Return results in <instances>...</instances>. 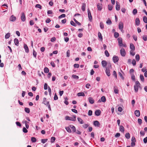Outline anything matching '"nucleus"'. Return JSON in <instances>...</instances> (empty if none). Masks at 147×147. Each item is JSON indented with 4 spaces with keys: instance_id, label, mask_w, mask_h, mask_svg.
I'll use <instances>...</instances> for the list:
<instances>
[{
    "instance_id": "58836bf2",
    "label": "nucleus",
    "mask_w": 147,
    "mask_h": 147,
    "mask_svg": "<svg viewBox=\"0 0 147 147\" xmlns=\"http://www.w3.org/2000/svg\"><path fill=\"white\" fill-rule=\"evenodd\" d=\"M44 71L45 73H48L49 71V70L48 68L45 67L44 68Z\"/></svg>"
},
{
    "instance_id": "c9c22d12",
    "label": "nucleus",
    "mask_w": 147,
    "mask_h": 147,
    "mask_svg": "<svg viewBox=\"0 0 147 147\" xmlns=\"http://www.w3.org/2000/svg\"><path fill=\"white\" fill-rule=\"evenodd\" d=\"M55 140V138L54 137H52L51 138V143H53Z\"/></svg>"
},
{
    "instance_id": "9b49d317",
    "label": "nucleus",
    "mask_w": 147,
    "mask_h": 147,
    "mask_svg": "<svg viewBox=\"0 0 147 147\" xmlns=\"http://www.w3.org/2000/svg\"><path fill=\"white\" fill-rule=\"evenodd\" d=\"M116 9L117 11H119L120 9V5L118 2L116 1Z\"/></svg>"
},
{
    "instance_id": "a18cd8bd",
    "label": "nucleus",
    "mask_w": 147,
    "mask_h": 147,
    "mask_svg": "<svg viewBox=\"0 0 147 147\" xmlns=\"http://www.w3.org/2000/svg\"><path fill=\"white\" fill-rule=\"evenodd\" d=\"M136 61H138L140 60V56L139 55L137 54L136 55Z\"/></svg>"
},
{
    "instance_id": "e2e57ef3",
    "label": "nucleus",
    "mask_w": 147,
    "mask_h": 147,
    "mask_svg": "<svg viewBox=\"0 0 147 147\" xmlns=\"http://www.w3.org/2000/svg\"><path fill=\"white\" fill-rule=\"evenodd\" d=\"M23 131L24 133H26L28 132V130L26 128L24 127L23 129Z\"/></svg>"
},
{
    "instance_id": "393cba45",
    "label": "nucleus",
    "mask_w": 147,
    "mask_h": 147,
    "mask_svg": "<svg viewBox=\"0 0 147 147\" xmlns=\"http://www.w3.org/2000/svg\"><path fill=\"white\" fill-rule=\"evenodd\" d=\"M86 6V5L85 3H83L82 4V9L83 11H84L85 10Z\"/></svg>"
},
{
    "instance_id": "6e6552de",
    "label": "nucleus",
    "mask_w": 147,
    "mask_h": 147,
    "mask_svg": "<svg viewBox=\"0 0 147 147\" xmlns=\"http://www.w3.org/2000/svg\"><path fill=\"white\" fill-rule=\"evenodd\" d=\"M16 18L13 15H12L10 17L9 20L11 22H14L16 21Z\"/></svg>"
},
{
    "instance_id": "338daca9",
    "label": "nucleus",
    "mask_w": 147,
    "mask_h": 147,
    "mask_svg": "<svg viewBox=\"0 0 147 147\" xmlns=\"http://www.w3.org/2000/svg\"><path fill=\"white\" fill-rule=\"evenodd\" d=\"M138 122L139 125H140L142 123V120L140 119H138Z\"/></svg>"
},
{
    "instance_id": "1a4fd4ad",
    "label": "nucleus",
    "mask_w": 147,
    "mask_h": 147,
    "mask_svg": "<svg viewBox=\"0 0 147 147\" xmlns=\"http://www.w3.org/2000/svg\"><path fill=\"white\" fill-rule=\"evenodd\" d=\"M123 24L122 22H120L119 24V29L121 31L123 30Z\"/></svg>"
},
{
    "instance_id": "4d7b16f0",
    "label": "nucleus",
    "mask_w": 147,
    "mask_h": 147,
    "mask_svg": "<svg viewBox=\"0 0 147 147\" xmlns=\"http://www.w3.org/2000/svg\"><path fill=\"white\" fill-rule=\"evenodd\" d=\"M70 51L69 50L67 51L66 53V55L67 57H69L70 56Z\"/></svg>"
},
{
    "instance_id": "13d9d810",
    "label": "nucleus",
    "mask_w": 147,
    "mask_h": 147,
    "mask_svg": "<svg viewBox=\"0 0 147 147\" xmlns=\"http://www.w3.org/2000/svg\"><path fill=\"white\" fill-rule=\"evenodd\" d=\"M118 74L119 76L122 79L124 80V78L123 76L122 75V74L120 72H119Z\"/></svg>"
},
{
    "instance_id": "c85d7f7f",
    "label": "nucleus",
    "mask_w": 147,
    "mask_h": 147,
    "mask_svg": "<svg viewBox=\"0 0 147 147\" xmlns=\"http://www.w3.org/2000/svg\"><path fill=\"white\" fill-rule=\"evenodd\" d=\"M101 100L102 102H105L106 99L105 97L104 96H102L101 98Z\"/></svg>"
},
{
    "instance_id": "6ab92c4d",
    "label": "nucleus",
    "mask_w": 147,
    "mask_h": 147,
    "mask_svg": "<svg viewBox=\"0 0 147 147\" xmlns=\"http://www.w3.org/2000/svg\"><path fill=\"white\" fill-rule=\"evenodd\" d=\"M136 24L137 26H138L140 24V21L138 18H137L135 20Z\"/></svg>"
},
{
    "instance_id": "a878e982",
    "label": "nucleus",
    "mask_w": 147,
    "mask_h": 147,
    "mask_svg": "<svg viewBox=\"0 0 147 147\" xmlns=\"http://www.w3.org/2000/svg\"><path fill=\"white\" fill-rule=\"evenodd\" d=\"M98 36L100 40L102 41V37L101 33L100 32H98Z\"/></svg>"
},
{
    "instance_id": "dca6fc26",
    "label": "nucleus",
    "mask_w": 147,
    "mask_h": 147,
    "mask_svg": "<svg viewBox=\"0 0 147 147\" xmlns=\"http://www.w3.org/2000/svg\"><path fill=\"white\" fill-rule=\"evenodd\" d=\"M88 100L89 102L92 104L94 103V100L91 97L88 98Z\"/></svg>"
},
{
    "instance_id": "0eeeda50",
    "label": "nucleus",
    "mask_w": 147,
    "mask_h": 147,
    "mask_svg": "<svg viewBox=\"0 0 147 147\" xmlns=\"http://www.w3.org/2000/svg\"><path fill=\"white\" fill-rule=\"evenodd\" d=\"M21 20L22 22H24L26 20V17L24 13L22 12L21 17Z\"/></svg>"
},
{
    "instance_id": "0e129e2a",
    "label": "nucleus",
    "mask_w": 147,
    "mask_h": 147,
    "mask_svg": "<svg viewBox=\"0 0 147 147\" xmlns=\"http://www.w3.org/2000/svg\"><path fill=\"white\" fill-rule=\"evenodd\" d=\"M120 136V134L119 133H117L116 134L115 136L116 138H118Z\"/></svg>"
},
{
    "instance_id": "774afa93",
    "label": "nucleus",
    "mask_w": 147,
    "mask_h": 147,
    "mask_svg": "<svg viewBox=\"0 0 147 147\" xmlns=\"http://www.w3.org/2000/svg\"><path fill=\"white\" fill-rule=\"evenodd\" d=\"M143 141L144 143L146 144L147 142V137H145L143 140Z\"/></svg>"
},
{
    "instance_id": "6e6d98bb",
    "label": "nucleus",
    "mask_w": 147,
    "mask_h": 147,
    "mask_svg": "<svg viewBox=\"0 0 147 147\" xmlns=\"http://www.w3.org/2000/svg\"><path fill=\"white\" fill-rule=\"evenodd\" d=\"M74 21L78 25L80 26L81 25V23L78 22L75 19H74Z\"/></svg>"
},
{
    "instance_id": "423d86ee",
    "label": "nucleus",
    "mask_w": 147,
    "mask_h": 147,
    "mask_svg": "<svg viewBox=\"0 0 147 147\" xmlns=\"http://www.w3.org/2000/svg\"><path fill=\"white\" fill-rule=\"evenodd\" d=\"M88 13L89 20L91 22L92 20V17L91 15L90 11L89 9H88Z\"/></svg>"
},
{
    "instance_id": "79ce46f5",
    "label": "nucleus",
    "mask_w": 147,
    "mask_h": 147,
    "mask_svg": "<svg viewBox=\"0 0 147 147\" xmlns=\"http://www.w3.org/2000/svg\"><path fill=\"white\" fill-rule=\"evenodd\" d=\"M134 50H131L130 51V54L132 56H134L135 54V53L134 52Z\"/></svg>"
},
{
    "instance_id": "72a5a7b5",
    "label": "nucleus",
    "mask_w": 147,
    "mask_h": 147,
    "mask_svg": "<svg viewBox=\"0 0 147 147\" xmlns=\"http://www.w3.org/2000/svg\"><path fill=\"white\" fill-rule=\"evenodd\" d=\"M132 13L133 15H135L137 13V10L136 9H134L132 12Z\"/></svg>"
},
{
    "instance_id": "f257e3e1",
    "label": "nucleus",
    "mask_w": 147,
    "mask_h": 147,
    "mask_svg": "<svg viewBox=\"0 0 147 147\" xmlns=\"http://www.w3.org/2000/svg\"><path fill=\"white\" fill-rule=\"evenodd\" d=\"M42 103L47 105L50 111H51V109L50 107V105L49 104V102L47 100L46 98L45 97L43 98Z\"/></svg>"
},
{
    "instance_id": "aec40b11",
    "label": "nucleus",
    "mask_w": 147,
    "mask_h": 147,
    "mask_svg": "<svg viewBox=\"0 0 147 147\" xmlns=\"http://www.w3.org/2000/svg\"><path fill=\"white\" fill-rule=\"evenodd\" d=\"M69 126L71 128L72 130V132H76V129L75 127H74L72 125H70Z\"/></svg>"
},
{
    "instance_id": "ea45409f",
    "label": "nucleus",
    "mask_w": 147,
    "mask_h": 147,
    "mask_svg": "<svg viewBox=\"0 0 147 147\" xmlns=\"http://www.w3.org/2000/svg\"><path fill=\"white\" fill-rule=\"evenodd\" d=\"M114 92L116 94H117L118 92V90L117 88V87H114Z\"/></svg>"
},
{
    "instance_id": "8fccbe9b",
    "label": "nucleus",
    "mask_w": 147,
    "mask_h": 147,
    "mask_svg": "<svg viewBox=\"0 0 147 147\" xmlns=\"http://www.w3.org/2000/svg\"><path fill=\"white\" fill-rule=\"evenodd\" d=\"M31 140L32 142H35L36 141V139L34 137H32L31 139Z\"/></svg>"
},
{
    "instance_id": "bf43d9fd",
    "label": "nucleus",
    "mask_w": 147,
    "mask_h": 147,
    "mask_svg": "<svg viewBox=\"0 0 147 147\" xmlns=\"http://www.w3.org/2000/svg\"><path fill=\"white\" fill-rule=\"evenodd\" d=\"M33 55L34 56V57L36 58V55H37V53L34 50L33 51Z\"/></svg>"
},
{
    "instance_id": "052dcab7",
    "label": "nucleus",
    "mask_w": 147,
    "mask_h": 147,
    "mask_svg": "<svg viewBox=\"0 0 147 147\" xmlns=\"http://www.w3.org/2000/svg\"><path fill=\"white\" fill-rule=\"evenodd\" d=\"M113 6L111 5H108V9L109 10H111L113 8Z\"/></svg>"
},
{
    "instance_id": "b1692460",
    "label": "nucleus",
    "mask_w": 147,
    "mask_h": 147,
    "mask_svg": "<svg viewBox=\"0 0 147 147\" xmlns=\"http://www.w3.org/2000/svg\"><path fill=\"white\" fill-rule=\"evenodd\" d=\"M77 95L78 96H85V94L83 92H79L78 93Z\"/></svg>"
},
{
    "instance_id": "3c124183",
    "label": "nucleus",
    "mask_w": 147,
    "mask_h": 147,
    "mask_svg": "<svg viewBox=\"0 0 147 147\" xmlns=\"http://www.w3.org/2000/svg\"><path fill=\"white\" fill-rule=\"evenodd\" d=\"M105 53L107 57H108L109 56V54L107 50L105 51Z\"/></svg>"
},
{
    "instance_id": "a19ab883",
    "label": "nucleus",
    "mask_w": 147,
    "mask_h": 147,
    "mask_svg": "<svg viewBox=\"0 0 147 147\" xmlns=\"http://www.w3.org/2000/svg\"><path fill=\"white\" fill-rule=\"evenodd\" d=\"M47 140H48V139H42L41 140V142L42 143L44 144L47 141Z\"/></svg>"
},
{
    "instance_id": "603ef678",
    "label": "nucleus",
    "mask_w": 147,
    "mask_h": 147,
    "mask_svg": "<svg viewBox=\"0 0 147 147\" xmlns=\"http://www.w3.org/2000/svg\"><path fill=\"white\" fill-rule=\"evenodd\" d=\"M35 7L36 8H40V9H41L42 8V7L41 5L39 4H37L36 5Z\"/></svg>"
},
{
    "instance_id": "bb28decb",
    "label": "nucleus",
    "mask_w": 147,
    "mask_h": 147,
    "mask_svg": "<svg viewBox=\"0 0 147 147\" xmlns=\"http://www.w3.org/2000/svg\"><path fill=\"white\" fill-rule=\"evenodd\" d=\"M78 121L80 124H82L84 123L80 117H78L77 118Z\"/></svg>"
},
{
    "instance_id": "5701e85b",
    "label": "nucleus",
    "mask_w": 147,
    "mask_h": 147,
    "mask_svg": "<svg viewBox=\"0 0 147 147\" xmlns=\"http://www.w3.org/2000/svg\"><path fill=\"white\" fill-rule=\"evenodd\" d=\"M14 42L16 45L18 46L19 44V41L18 39L15 38L14 40Z\"/></svg>"
},
{
    "instance_id": "f3484780",
    "label": "nucleus",
    "mask_w": 147,
    "mask_h": 147,
    "mask_svg": "<svg viewBox=\"0 0 147 147\" xmlns=\"http://www.w3.org/2000/svg\"><path fill=\"white\" fill-rule=\"evenodd\" d=\"M24 48L26 52L28 53L29 52L28 48L26 44H24Z\"/></svg>"
},
{
    "instance_id": "7c9ffc66",
    "label": "nucleus",
    "mask_w": 147,
    "mask_h": 147,
    "mask_svg": "<svg viewBox=\"0 0 147 147\" xmlns=\"http://www.w3.org/2000/svg\"><path fill=\"white\" fill-rule=\"evenodd\" d=\"M10 36V33H7V34H6L5 36V38L6 39H8V38Z\"/></svg>"
},
{
    "instance_id": "49530a36",
    "label": "nucleus",
    "mask_w": 147,
    "mask_h": 147,
    "mask_svg": "<svg viewBox=\"0 0 147 147\" xmlns=\"http://www.w3.org/2000/svg\"><path fill=\"white\" fill-rule=\"evenodd\" d=\"M24 110H25V111L26 112L28 113H30V110L29 108L26 107L25 108Z\"/></svg>"
},
{
    "instance_id": "4c0bfd02",
    "label": "nucleus",
    "mask_w": 147,
    "mask_h": 147,
    "mask_svg": "<svg viewBox=\"0 0 147 147\" xmlns=\"http://www.w3.org/2000/svg\"><path fill=\"white\" fill-rule=\"evenodd\" d=\"M119 34L118 32H115L114 36L115 38H117L119 36Z\"/></svg>"
},
{
    "instance_id": "ddd939ff",
    "label": "nucleus",
    "mask_w": 147,
    "mask_h": 147,
    "mask_svg": "<svg viewBox=\"0 0 147 147\" xmlns=\"http://www.w3.org/2000/svg\"><path fill=\"white\" fill-rule=\"evenodd\" d=\"M101 111L100 110H96L95 112V115L97 116H99L101 114Z\"/></svg>"
},
{
    "instance_id": "c03bdc74",
    "label": "nucleus",
    "mask_w": 147,
    "mask_h": 147,
    "mask_svg": "<svg viewBox=\"0 0 147 147\" xmlns=\"http://www.w3.org/2000/svg\"><path fill=\"white\" fill-rule=\"evenodd\" d=\"M100 28L101 29H103L104 28V24L102 22H101L100 24Z\"/></svg>"
},
{
    "instance_id": "f704fd0d",
    "label": "nucleus",
    "mask_w": 147,
    "mask_h": 147,
    "mask_svg": "<svg viewBox=\"0 0 147 147\" xmlns=\"http://www.w3.org/2000/svg\"><path fill=\"white\" fill-rule=\"evenodd\" d=\"M140 80L142 82L144 81V79L143 76L142 74L140 75Z\"/></svg>"
},
{
    "instance_id": "412c9836",
    "label": "nucleus",
    "mask_w": 147,
    "mask_h": 147,
    "mask_svg": "<svg viewBox=\"0 0 147 147\" xmlns=\"http://www.w3.org/2000/svg\"><path fill=\"white\" fill-rule=\"evenodd\" d=\"M130 48L131 50H134L135 49L134 45L132 43H131L130 45Z\"/></svg>"
},
{
    "instance_id": "f03ea898",
    "label": "nucleus",
    "mask_w": 147,
    "mask_h": 147,
    "mask_svg": "<svg viewBox=\"0 0 147 147\" xmlns=\"http://www.w3.org/2000/svg\"><path fill=\"white\" fill-rule=\"evenodd\" d=\"M111 64L110 63H108L107 66L106 67L105 71L107 75L108 76H109L111 75V74L110 73V71L109 69V68H111Z\"/></svg>"
},
{
    "instance_id": "20e7f679",
    "label": "nucleus",
    "mask_w": 147,
    "mask_h": 147,
    "mask_svg": "<svg viewBox=\"0 0 147 147\" xmlns=\"http://www.w3.org/2000/svg\"><path fill=\"white\" fill-rule=\"evenodd\" d=\"M118 41V43L119 44V45L120 46H123L125 47V45H124L123 44L122 42V39L121 38H119L117 39Z\"/></svg>"
},
{
    "instance_id": "2eb2a0df",
    "label": "nucleus",
    "mask_w": 147,
    "mask_h": 147,
    "mask_svg": "<svg viewBox=\"0 0 147 147\" xmlns=\"http://www.w3.org/2000/svg\"><path fill=\"white\" fill-rule=\"evenodd\" d=\"M94 125L95 126L99 127L100 125V123L97 121H95L94 122Z\"/></svg>"
},
{
    "instance_id": "de8ad7c7",
    "label": "nucleus",
    "mask_w": 147,
    "mask_h": 147,
    "mask_svg": "<svg viewBox=\"0 0 147 147\" xmlns=\"http://www.w3.org/2000/svg\"><path fill=\"white\" fill-rule=\"evenodd\" d=\"M72 77L73 78L76 79H78L79 78V77L78 76H76L75 75H73L72 76Z\"/></svg>"
},
{
    "instance_id": "9d476101",
    "label": "nucleus",
    "mask_w": 147,
    "mask_h": 147,
    "mask_svg": "<svg viewBox=\"0 0 147 147\" xmlns=\"http://www.w3.org/2000/svg\"><path fill=\"white\" fill-rule=\"evenodd\" d=\"M101 64L102 66L104 67H106L108 65L107 62L105 60L102 61L101 62Z\"/></svg>"
},
{
    "instance_id": "473e14b6",
    "label": "nucleus",
    "mask_w": 147,
    "mask_h": 147,
    "mask_svg": "<svg viewBox=\"0 0 147 147\" xmlns=\"http://www.w3.org/2000/svg\"><path fill=\"white\" fill-rule=\"evenodd\" d=\"M125 136L127 139H129L130 138V134L129 133L126 134Z\"/></svg>"
},
{
    "instance_id": "4be33fe9",
    "label": "nucleus",
    "mask_w": 147,
    "mask_h": 147,
    "mask_svg": "<svg viewBox=\"0 0 147 147\" xmlns=\"http://www.w3.org/2000/svg\"><path fill=\"white\" fill-rule=\"evenodd\" d=\"M119 127L120 131L123 132H124L125 130L124 127L122 125H120Z\"/></svg>"
},
{
    "instance_id": "e433bc0d",
    "label": "nucleus",
    "mask_w": 147,
    "mask_h": 147,
    "mask_svg": "<svg viewBox=\"0 0 147 147\" xmlns=\"http://www.w3.org/2000/svg\"><path fill=\"white\" fill-rule=\"evenodd\" d=\"M143 20L145 23H147V18L146 16H144L143 18Z\"/></svg>"
},
{
    "instance_id": "69168bd1",
    "label": "nucleus",
    "mask_w": 147,
    "mask_h": 147,
    "mask_svg": "<svg viewBox=\"0 0 147 147\" xmlns=\"http://www.w3.org/2000/svg\"><path fill=\"white\" fill-rule=\"evenodd\" d=\"M74 66L75 68H78L80 66V65L76 63L74 65Z\"/></svg>"
},
{
    "instance_id": "f8f14e48",
    "label": "nucleus",
    "mask_w": 147,
    "mask_h": 147,
    "mask_svg": "<svg viewBox=\"0 0 147 147\" xmlns=\"http://www.w3.org/2000/svg\"><path fill=\"white\" fill-rule=\"evenodd\" d=\"M113 61L114 63L117 62L119 60V58L118 57L116 56H114L113 58Z\"/></svg>"
},
{
    "instance_id": "5fc2aeb1",
    "label": "nucleus",
    "mask_w": 147,
    "mask_h": 147,
    "mask_svg": "<svg viewBox=\"0 0 147 147\" xmlns=\"http://www.w3.org/2000/svg\"><path fill=\"white\" fill-rule=\"evenodd\" d=\"M66 16V15L64 14H63L61 15L60 16H59V18H65Z\"/></svg>"
},
{
    "instance_id": "864d4df0",
    "label": "nucleus",
    "mask_w": 147,
    "mask_h": 147,
    "mask_svg": "<svg viewBox=\"0 0 147 147\" xmlns=\"http://www.w3.org/2000/svg\"><path fill=\"white\" fill-rule=\"evenodd\" d=\"M70 24L72 26H76V24L72 20L70 22Z\"/></svg>"
},
{
    "instance_id": "680f3d73",
    "label": "nucleus",
    "mask_w": 147,
    "mask_h": 147,
    "mask_svg": "<svg viewBox=\"0 0 147 147\" xmlns=\"http://www.w3.org/2000/svg\"><path fill=\"white\" fill-rule=\"evenodd\" d=\"M135 86H137L139 87H140V84L138 81H137L136 82Z\"/></svg>"
},
{
    "instance_id": "cd10ccee",
    "label": "nucleus",
    "mask_w": 147,
    "mask_h": 147,
    "mask_svg": "<svg viewBox=\"0 0 147 147\" xmlns=\"http://www.w3.org/2000/svg\"><path fill=\"white\" fill-rule=\"evenodd\" d=\"M139 87L137 86H136L135 85H134V90L135 91V92H138V89L139 87Z\"/></svg>"
},
{
    "instance_id": "4468645a",
    "label": "nucleus",
    "mask_w": 147,
    "mask_h": 147,
    "mask_svg": "<svg viewBox=\"0 0 147 147\" xmlns=\"http://www.w3.org/2000/svg\"><path fill=\"white\" fill-rule=\"evenodd\" d=\"M97 6L98 10L99 11H101L102 9V4L101 3H98L97 5Z\"/></svg>"
},
{
    "instance_id": "09e8293b",
    "label": "nucleus",
    "mask_w": 147,
    "mask_h": 147,
    "mask_svg": "<svg viewBox=\"0 0 147 147\" xmlns=\"http://www.w3.org/2000/svg\"><path fill=\"white\" fill-rule=\"evenodd\" d=\"M142 39L145 41L147 40V36L146 35H144L142 36Z\"/></svg>"
},
{
    "instance_id": "a211bd4d",
    "label": "nucleus",
    "mask_w": 147,
    "mask_h": 147,
    "mask_svg": "<svg viewBox=\"0 0 147 147\" xmlns=\"http://www.w3.org/2000/svg\"><path fill=\"white\" fill-rule=\"evenodd\" d=\"M134 113L136 116L137 117H139L140 116V113L139 110H136L135 111Z\"/></svg>"
},
{
    "instance_id": "c756f323",
    "label": "nucleus",
    "mask_w": 147,
    "mask_h": 147,
    "mask_svg": "<svg viewBox=\"0 0 147 147\" xmlns=\"http://www.w3.org/2000/svg\"><path fill=\"white\" fill-rule=\"evenodd\" d=\"M65 129L69 133H70L71 132V130L69 127H65Z\"/></svg>"
},
{
    "instance_id": "7ed1b4c3",
    "label": "nucleus",
    "mask_w": 147,
    "mask_h": 147,
    "mask_svg": "<svg viewBox=\"0 0 147 147\" xmlns=\"http://www.w3.org/2000/svg\"><path fill=\"white\" fill-rule=\"evenodd\" d=\"M76 116L75 115H74L73 117H69L68 116H66L65 117V120H71L74 121H76Z\"/></svg>"
},
{
    "instance_id": "39448f33",
    "label": "nucleus",
    "mask_w": 147,
    "mask_h": 147,
    "mask_svg": "<svg viewBox=\"0 0 147 147\" xmlns=\"http://www.w3.org/2000/svg\"><path fill=\"white\" fill-rule=\"evenodd\" d=\"M120 54L123 57L125 56L126 55V52L125 50L123 48H122L120 50Z\"/></svg>"
},
{
    "instance_id": "2f4dec72",
    "label": "nucleus",
    "mask_w": 147,
    "mask_h": 147,
    "mask_svg": "<svg viewBox=\"0 0 147 147\" xmlns=\"http://www.w3.org/2000/svg\"><path fill=\"white\" fill-rule=\"evenodd\" d=\"M131 79L134 81H135L136 79L134 74H131Z\"/></svg>"
},
{
    "instance_id": "37998d69",
    "label": "nucleus",
    "mask_w": 147,
    "mask_h": 147,
    "mask_svg": "<svg viewBox=\"0 0 147 147\" xmlns=\"http://www.w3.org/2000/svg\"><path fill=\"white\" fill-rule=\"evenodd\" d=\"M111 21L109 18H108L106 23L108 24H111Z\"/></svg>"
}]
</instances>
